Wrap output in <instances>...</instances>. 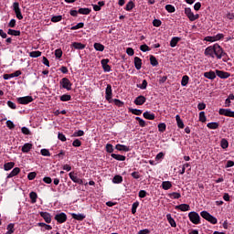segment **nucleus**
<instances>
[{
    "label": "nucleus",
    "instance_id": "obj_1",
    "mask_svg": "<svg viewBox=\"0 0 234 234\" xmlns=\"http://www.w3.org/2000/svg\"><path fill=\"white\" fill-rule=\"evenodd\" d=\"M204 54L207 58H211L212 59H215V58H217V59H222V58L226 56V52H224V49L218 44L207 47Z\"/></svg>",
    "mask_w": 234,
    "mask_h": 234
},
{
    "label": "nucleus",
    "instance_id": "obj_2",
    "mask_svg": "<svg viewBox=\"0 0 234 234\" xmlns=\"http://www.w3.org/2000/svg\"><path fill=\"white\" fill-rule=\"evenodd\" d=\"M200 216L202 218H205V220H207V222H210V224H217L218 220L217 218H215L213 215L209 214V212L203 210L200 212Z\"/></svg>",
    "mask_w": 234,
    "mask_h": 234
},
{
    "label": "nucleus",
    "instance_id": "obj_3",
    "mask_svg": "<svg viewBox=\"0 0 234 234\" xmlns=\"http://www.w3.org/2000/svg\"><path fill=\"white\" fill-rule=\"evenodd\" d=\"M185 14H186V17H188L189 21H197V19H198V17H200V16L198 14L195 15V13H193V11L191 10V7H186Z\"/></svg>",
    "mask_w": 234,
    "mask_h": 234
},
{
    "label": "nucleus",
    "instance_id": "obj_4",
    "mask_svg": "<svg viewBox=\"0 0 234 234\" xmlns=\"http://www.w3.org/2000/svg\"><path fill=\"white\" fill-rule=\"evenodd\" d=\"M188 218L192 224H198L200 222V215L195 211L188 213Z\"/></svg>",
    "mask_w": 234,
    "mask_h": 234
},
{
    "label": "nucleus",
    "instance_id": "obj_5",
    "mask_svg": "<svg viewBox=\"0 0 234 234\" xmlns=\"http://www.w3.org/2000/svg\"><path fill=\"white\" fill-rule=\"evenodd\" d=\"M60 85L62 89H66V90H72V82H70L68 78L61 79Z\"/></svg>",
    "mask_w": 234,
    "mask_h": 234
},
{
    "label": "nucleus",
    "instance_id": "obj_6",
    "mask_svg": "<svg viewBox=\"0 0 234 234\" xmlns=\"http://www.w3.org/2000/svg\"><path fill=\"white\" fill-rule=\"evenodd\" d=\"M16 100L20 105H28V103H32V101H34V98H32V96L19 97Z\"/></svg>",
    "mask_w": 234,
    "mask_h": 234
},
{
    "label": "nucleus",
    "instance_id": "obj_7",
    "mask_svg": "<svg viewBox=\"0 0 234 234\" xmlns=\"http://www.w3.org/2000/svg\"><path fill=\"white\" fill-rule=\"evenodd\" d=\"M220 116H228L229 118H234V112L231 109L220 108L218 111Z\"/></svg>",
    "mask_w": 234,
    "mask_h": 234
},
{
    "label": "nucleus",
    "instance_id": "obj_8",
    "mask_svg": "<svg viewBox=\"0 0 234 234\" xmlns=\"http://www.w3.org/2000/svg\"><path fill=\"white\" fill-rule=\"evenodd\" d=\"M13 10L16 14V16L21 20L23 19V14H21V8L19 7V3L18 2H15L13 4Z\"/></svg>",
    "mask_w": 234,
    "mask_h": 234
},
{
    "label": "nucleus",
    "instance_id": "obj_9",
    "mask_svg": "<svg viewBox=\"0 0 234 234\" xmlns=\"http://www.w3.org/2000/svg\"><path fill=\"white\" fill-rule=\"evenodd\" d=\"M55 220H57V222H58V224H63V223L67 222V214H65L64 212L57 214L55 216Z\"/></svg>",
    "mask_w": 234,
    "mask_h": 234
},
{
    "label": "nucleus",
    "instance_id": "obj_10",
    "mask_svg": "<svg viewBox=\"0 0 234 234\" xmlns=\"http://www.w3.org/2000/svg\"><path fill=\"white\" fill-rule=\"evenodd\" d=\"M70 180H72V182H74V184H80V186L83 185V179L78 177V176L76 174H74V172H70L69 174Z\"/></svg>",
    "mask_w": 234,
    "mask_h": 234
},
{
    "label": "nucleus",
    "instance_id": "obj_11",
    "mask_svg": "<svg viewBox=\"0 0 234 234\" xmlns=\"http://www.w3.org/2000/svg\"><path fill=\"white\" fill-rule=\"evenodd\" d=\"M105 98L107 101L111 102V100H112V86L111 84H108L105 90Z\"/></svg>",
    "mask_w": 234,
    "mask_h": 234
},
{
    "label": "nucleus",
    "instance_id": "obj_12",
    "mask_svg": "<svg viewBox=\"0 0 234 234\" xmlns=\"http://www.w3.org/2000/svg\"><path fill=\"white\" fill-rule=\"evenodd\" d=\"M216 76H218L221 80H228V78H229V76H231V74H229V72H226V71L217 69L216 70Z\"/></svg>",
    "mask_w": 234,
    "mask_h": 234
},
{
    "label": "nucleus",
    "instance_id": "obj_13",
    "mask_svg": "<svg viewBox=\"0 0 234 234\" xmlns=\"http://www.w3.org/2000/svg\"><path fill=\"white\" fill-rule=\"evenodd\" d=\"M175 209H176V211H189V209H191V207L188 204H180L175 207Z\"/></svg>",
    "mask_w": 234,
    "mask_h": 234
},
{
    "label": "nucleus",
    "instance_id": "obj_14",
    "mask_svg": "<svg viewBox=\"0 0 234 234\" xmlns=\"http://www.w3.org/2000/svg\"><path fill=\"white\" fill-rule=\"evenodd\" d=\"M39 215H40V217H42V218H44V220H45V222H47V224H50V222H52V217L50 216V213L40 212Z\"/></svg>",
    "mask_w": 234,
    "mask_h": 234
},
{
    "label": "nucleus",
    "instance_id": "obj_15",
    "mask_svg": "<svg viewBox=\"0 0 234 234\" xmlns=\"http://www.w3.org/2000/svg\"><path fill=\"white\" fill-rule=\"evenodd\" d=\"M115 149L117 151H123L124 153H129V151H131V148L125 144H116Z\"/></svg>",
    "mask_w": 234,
    "mask_h": 234
},
{
    "label": "nucleus",
    "instance_id": "obj_16",
    "mask_svg": "<svg viewBox=\"0 0 234 234\" xmlns=\"http://www.w3.org/2000/svg\"><path fill=\"white\" fill-rule=\"evenodd\" d=\"M147 99L145 97L140 95L134 100V103L135 105H144V103H145Z\"/></svg>",
    "mask_w": 234,
    "mask_h": 234
},
{
    "label": "nucleus",
    "instance_id": "obj_17",
    "mask_svg": "<svg viewBox=\"0 0 234 234\" xmlns=\"http://www.w3.org/2000/svg\"><path fill=\"white\" fill-rule=\"evenodd\" d=\"M19 173H21V169L19 167H15L7 176V178H14V176H17Z\"/></svg>",
    "mask_w": 234,
    "mask_h": 234
},
{
    "label": "nucleus",
    "instance_id": "obj_18",
    "mask_svg": "<svg viewBox=\"0 0 234 234\" xmlns=\"http://www.w3.org/2000/svg\"><path fill=\"white\" fill-rule=\"evenodd\" d=\"M204 78H207V80H215L217 78V73L215 71H207L204 73Z\"/></svg>",
    "mask_w": 234,
    "mask_h": 234
},
{
    "label": "nucleus",
    "instance_id": "obj_19",
    "mask_svg": "<svg viewBox=\"0 0 234 234\" xmlns=\"http://www.w3.org/2000/svg\"><path fill=\"white\" fill-rule=\"evenodd\" d=\"M173 187V184L171 181H163L162 182V188L165 189V191H168V189H171Z\"/></svg>",
    "mask_w": 234,
    "mask_h": 234
},
{
    "label": "nucleus",
    "instance_id": "obj_20",
    "mask_svg": "<svg viewBox=\"0 0 234 234\" xmlns=\"http://www.w3.org/2000/svg\"><path fill=\"white\" fill-rule=\"evenodd\" d=\"M71 47H73V48L76 50H83V48H85V45L80 42H73Z\"/></svg>",
    "mask_w": 234,
    "mask_h": 234
},
{
    "label": "nucleus",
    "instance_id": "obj_21",
    "mask_svg": "<svg viewBox=\"0 0 234 234\" xmlns=\"http://www.w3.org/2000/svg\"><path fill=\"white\" fill-rule=\"evenodd\" d=\"M166 219L172 228H176V221H175V218H173L171 214L166 215Z\"/></svg>",
    "mask_w": 234,
    "mask_h": 234
},
{
    "label": "nucleus",
    "instance_id": "obj_22",
    "mask_svg": "<svg viewBox=\"0 0 234 234\" xmlns=\"http://www.w3.org/2000/svg\"><path fill=\"white\" fill-rule=\"evenodd\" d=\"M112 158H114V160H118V162H125V155L112 154Z\"/></svg>",
    "mask_w": 234,
    "mask_h": 234
},
{
    "label": "nucleus",
    "instance_id": "obj_23",
    "mask_svg": "<svg viewBox=\"0 0 234 234\" xmlns=\"http://www.w3.org/2000/svg\"><path fill=\"white\" fill-rule=\"evenodd\" d=\"M32 149V144L30 143H26L22 146V153H30V150Z\"/></svg>",
    "mask_w": 234,
    "mask_h": 234
},
{
    "label": "nucleus",
    "instance_id": "obj_24",
    "mask_svg": "<svg viewBox=\"0 0 234 234\" xmlns=\"http://www.w3.org/2000/svg\"><path fill=\"white\" fill-rule=\"evenodd\" d=\"M134 67L137 70H140V69H142V58L138 57L134 58Z\"/></svg>",
    "mask_w": 234,
    "mask_h": 234
},
{
    "label": "nucleus",
    "instance_id": "obj_25",
    "mask_svg": "<svg viewBox=\"0 0 234 234\" xmlns=\"http://www.w3.org/2000/svg\"><path fill=\"white\" fill-rule=\"evenodd\" d=\"M144 118H145L146 120H154L155 116L154 113L151 112H144L143 113Z\"/></svg>",
    "mask_w": 234,
    "mask_h": 234
},
{
    "label": "nucleus",
    "instance_id": "obj_26",
    "mask_svg": "<svg viewBox=\"0 0 234 234\" xmlns=\"http://www.w3.org/2000/svg\"><path fill=\"white\" fill-rule=\"evenodd\" d=\"M176 124L177 127H179V129H184L185 125H184V121H182V119L180 118V115H176Z\"/></svg>",
    "mask_w": 234,
    "mask_h": 234
},
{
    "label": "nucleus",
    "instance_id": "obj_27",
    "mask_svg": "<svg viewBox=\"0 0 234 234\" xmlns=\"http://www.w3.org/2000/svg\"><path fill=\"white\" fill-rule=\"evenodd\" d=\"M234 100V95L229 94V97L225 100V107H231V101Z\"/></svg>",
    "mask_w": 234,
    "mask_h": 234
},
{
    "label": "nucleus",
    "instance_id": "obj_28",
    "mask_svg": "<svg viewBox=\"0 0 234 234\" xmlns=\"http://www.w3.org/2000/svg\"><path fill=\"white\" fill-rule=\"evenodd\" d=\"M178 41H180V37H172V39L170 41V47L172 48H175V47H176V45H178Z\"/></svg>",
    "mask_w": 234,
    "mask_h": 234
},
{
    "label": "nucleus",
    "instance_id": "obj_29",
    "mask_svg": "<svg viewBox=\"0 0 234 234\" xmlns=\"http://www.w3.org/2000/svg\"><path fill=\"white\" fill-rule=\"evenodd\" d=\"M72 218H74L75 220H83L85 219V214H76V213H72L71 214Z\"/></svg>",
    "mask_w": 234,
    "mask_h": 234
},
{
    "label": "nucleus",
    "instance_id": "obj_30",
    "mask_svg": "<svg viewBox=\"0 0 234 234\" xmlns=\"http://www.w3.org/2000/svg\"><path fill=\"white\" fill-rule=\"evenodd\" d=\"M29 197H30V200H31V204H36V202H37V193L30 192Z\"/></svg>",
    "mask_w": 234,
    "mask_h": 234
},
{
    "label": "nucleus",
    "instance_id": "obj_31",
    "mask_svg": "<svg viewBox=\"0 0 234 234\" xmlns=\"http://www.w3.org/2000/svg\"><path fill=\"white\" fill-rule=\"evenodd\" d=\"M169 198H173L174 200H176L178 198H181L182 195L178 192H172L168 194Z\"/></svg>",
    "mask_w": 234,
    "mask_h": 234
},
{
    "label": "nucleus",
    "instance_id": "obj_32",
    "mask_svg": "<svg viewBox=\"0 0 234 234\" xmlns=\"http://www.w3.org/2000/svg\"><path fill=\"white\" fill-rule=\"evenodd\" d=\"M14 165H16L14 162L5 163L4 165V169L5 171H10V169H14Z\"/></svg>",
    "mask_w": 234,
    "mask_h": 234
},
{
    "label": "nucleus",
    "instance_id": "obj_33",
    "mask_svg": "<svg viewBox=\"0 0 234 234\" xmlns=\"http://www.w3.org/2000/svg\"><path fill=\"white\" fill-rule=\"evenodd\" d=\"M187 83H189V76L185 75L182 77L181 85H182V87H186Z\"/></svg>",
    "mask_w": 234,
    "mask_h": 234
},
{
    "label": "nucleus",
    "instance_id": "obj_34",
    "mask_svg": "<svg viewBox=\"0 0 234 234\" xmlns=\"http://www.w3.org/2000/svg\"><path fill=\"white\" fill-rule=\"evenodd\" d=\"M91 10L90 8H80L79 13L81 14L82 16H89L90 14Z\"/></svg>",
    "mask_w": 234,
    "mask_h": 234
},
{
    "label": "nucleus",
    "instance_id": "obj_35",
    "mask_svg": "<svg viewBox=\"0 0 234 234\" xmlns=\"http://www.w3.org/2000/svg\"><path fill=\"white\" fill-rule=\"evenodd\" d=\"M134 8V2H133L132 0H130L125 6V10L127 12H131V10H133Z\"/></svg>",
    "mask_w": 234,
    "mask_h": 234
},
{
    "label": "nucleus",
    "instance_id": "obj_36",
    "mask_svg": "<svg viewBox=\"0 0 234 234\" xmlns=\"http://www.w3.org/2000/svg\"><path fill=\"white\" fill-rule=\"evenodd\" d=\"M123 182V177L122 176H115L112 179L113 184H122Z\"/></svg>",
    "mask_w": 234,
    "mask_h": 234
},
{
    "label": "nucleus",
    "instance_id": "obj_37",
    "mask_svg": "<svg viewBox=\"0 0 234 234\" xmlns=\"http://www.w3.org/2000/svg\"><path fill=\"white\" fill-rule=\"evenodd\" d=\"M94 48H95V50H98L99 52H103V50H105V46H103L102 44H100V43H95Z\"/></svg>",
    "mask_w": 234,
    "mask_h": 234
},
{
    "label": "nucleus",
    "instance_id": "obj_38",
    "mask_svg": "<svg viewBox=\"0 0 234 234\" xmlns=\"http://www.w3.org/2000/svg\"><path fill=\"white\" fill-rule=\"evenodd\" d=\"M7 34L9 36H21V31L16 29H8Z\"/></svg>",
    "mask_w": 234,
    "mask_h": 234
},
{
    "label": "nucleus",
    "instance_id": "obj_39",
    "mask_svg": "<svg viewBox=\"0 0 234 234\" xmlns=\"http://www.w3.org/2000/svg\"><path fill=\"white\" fill-rule=\"evenodd\" d=\"M85 27V24L83 22H80L77 25L70 27V30H80V28H83Z\"/></svg>",
    "mask_w": 234,
    "mask_h": 234
},
{
    "label": "nucleus",
    "instance_id": "obj_40",
    "mask_svg": "<svg viewBox=\"0 0 234 234\" xmlns=\"http://www.w3.org/2000/svg\"><path fill=\"white\" fill-rule=\"evenodd\" d=\"M70 100H72V96L69 94H64L60 96V101H70Z\"/></svg>",
    "mask_w": 234,
    "mask_h": 234
},
{
    "label": "nucleus",
    "instance_id": "obj_41",
    "mask_svg": "<svg viewBox=\"0 0 234 234\" xmlns=\"http://www.w3.org/2000/svg\"><path fill=\"white\" fill-rule=\"evenodd\" d=\"M157 127H158L159 133H165V129L167 128L165 122L159 123Z\"/></svg>",
    "mask_w": 234,
    "mask_h": 234
},
{
    "label": "nucleus",
    "instance_id": "obj_42",
    "mask_svg": "<svg viewBox=\"0 0 234 234\" xmlns=\"http://www.w3.org/2000/svg\"><path fill=\"white\" fill-rule=\"evenodd\" d=\"M61 19H63V16L61 15L54 16L51 17L52 23H59V21H61Z\"/></svg>",
    "mask_w": 234,
    "mask_h": 234
},
{
    "label": "nucleus",
    "instance_id": "obj_43",
    "mask_svg": "<svg viewBox=\"0 0 234 234\" xmlns=\"http://www.w3.org/2000/svg\"><path fill=\"white\" fill-rule=\"evenodd\" d=\"M150 63L153 67L158 66V60L156 59V57L151 56L150 57Z\"/></svg>",
    "mask_w": 234,
    "mask_h": 234
},
{
    "label": "nucleus",
    "instance_id": "obj_44",
    "mask_svg": "<svg viewBox=\"0 0 234 234\" xmlns=\"http://www.w3.org/2000/svg\"><path fill=\"white\" fill-rule=\"evenodd\" d=\"M30 58H39L41 57V51H31L29 52Z\"/></svg>",
    "mask_w": 234,
    "mask_h": 234
},
{
    "label": "nucleus",
    "instance_id": "obj_45",
    "mask_svg": "<svg viewBox=\"0 0 234 234\" xmlns=\"http://www.w3.org/2000/svg\"><path fill=\"white\" fill-rule=\"evenodd\" d=\"M220 145L222 149H228V147H229V143H228V140L222 139L220 142Z\"/></svg>",
    "mask_w": 234,
    "mask_h": 234
},
{
    "label": "nucleus",
    "instance_id": "obj_46",
    "mask_svg": "<svg viewBox=\"0 0 234 234\" xmlns=\"http://www.w3.org/2000/svg\"><path fill=\"white\" fill-rule=\"evenodd\" d=\"M207 127L208 129H218V122H208Z\"/></svg>",
    "mask_w": 234,
    "mask_h": 234
},
{
    "label": "nucleus",
    "instance_id": "obj_47",
    "mask_svg": "<svg viewBox=\"0 0 234 234\" xmlns=\"http://www.w3.org/2000/svg\"><path fill=\"white\" fill-rule=\"evenodd\" d=\"M165 10H166V12H169V14H173V13L176 12V9L173 6V5H165Z\"/></svg>",
    "mask_w": 234,
    "mask_h": 234
},
{
    "label": "nucleus",
    "instance_id": "obj_48",
    "mask_svg": "<svg viewBox=\"0 0 234 234\" xmlns=\"http://www.w3.org/2000/svg\"><path fill=\"white\" fill-rule=\"evenodd\" d=\"M138 206H140V203L138 201L133 203V205H132L133 215H134L136 213V209H138Z\"/></svg>",
    "mask_w": 234,
    "mask_h": 234
},
{
    "label": "nucleus",
    "instance_id": "obj_49",
    "mask_svg": "<svg viewBox=\"0 0 234 234\" xmlns=\"http://www.w3.org/2000/svg\"><path fill=\"white\" fill-rule=\"evenodd\" d=\"M130 112H132V114H135V116H140L142 114V110H138V109H129Z\"/></svg>",
    "mask_w": 234,
    "mask_h": 234
},
{
    "label": "nucleus",
    "instance_id": "obj_50",
    "mask_svg": "<svg viewBox=\"0 0 234 234\" xmlns=\"http://www.w3.org/2000/svg\"><path fill=\"white\" fill-rule=\"evenodd\" d=\"M40 228H44L47 231H50L52 229V226L47 225L46 223H38Z\"/></svg>",
    "mask_w": 234,
    "mask_h": 234
},
{
    "label": "nucleus",
    "instance_id": "obj_51",
    "mask_svg": "<svg viewBox=\"0 0 234 234\" xmlns=\"http://www.w3.org/2000/svg\"><path fill=\"white\" fill-rule=\"evenodd\" d=\"M135 120L139 122L140 127H145L147 125L145 121L140 117H136Z\"/></svg>",
    "mask_w": 234,
    "mask_h": 234
},
{
    "label": "nucleus",
    "instance_id": "obj_52",
    "mask_svg": "<svg viewBox=\"0 0 234 234\" xmlns=\"http://www.w3.org/2000/svg\"><path fill=\"white\" fill-rule=\"evenodd\" d=\"M206 112H199V122H202L204 123L206 122Z\"/></svg>",
    "mask_w": 234,
    "mask_h": 234
},
{
    "label": "nucleus",
    "instance_id": "obj_53",
    "mask_svg": "<svg viewBox=\"0 0 234 234\" xmlns=\"http://www.w3.org/2000/svg\"><path fill=\"white\" fill-rule=\"evenodd\" d=\"M61 56H63V51L61 50V48H58L55 50V57L59 59L61 58Z\"/></svg>",
    "mask_w": 234,
    "mask_h": 234
},
{
    "label": "nucleus",
    "instance_id": "obj_54",
    "mask_svg": "<svg viewBox=\"0 0 234 234\" xmlns=\"http://www.w3.org/2000/svg\"><path fill=\"white\" fill-rule=\"evenodd\" d=\"M12 233H14V223H10L7 226V231L5 234H12Z\"/></svg>",
    "mask_w": 234,
    "mask_h": 234
},
{
    "label": "nucleus",
    "instance_id": "obj_55",
    "mask_svg": "<svg viewBox=\"0 0 234 234\" xmlns=\"http://www.w3.org/2000/svg\"><path fill=\"white\" fill-rule=\"evenodd\" d=\"M40 154H42V156H50V151H48V149H41L40 150Z\"/></svg>",
    "mask_w": 234,
    "mask_h": 234
},
{
    "label": "nucleus",
    "instance_id": "obj_56",
    "mask_svg": "<svg viewBox=\"0 0 234 234\" xmlns=\"http://www.w3.org/2000/svg\"><path fill=\"white\" fill-rule=\"evenodd\" d=\"M106 152L107 153H113L114 152V148H113L112 144H106Z\"/></svg>",
    "mask_w": 234,
    "mask_h": 234
},
{
    "label": "nucleus",
    "instance_id": "obj_57",
    "mask_svg": "<svg viewBox=\"0 0 234 234\" xmlns=\"http://www.w3.org/2000/svg\"><path fill=\"white\" fill-rule=\"evenodd\" d=\"M58 138L60 140V142H67V137L62 133H58Z\"/></svg>",
    "mask_w": 234,
    "mask_h": 234
},
{
    "label": "nucleus",
    "instance_id": "obj_58",
    "mask_svg": "<svg viewBox=\"0 0 234 234\" xmlns=\"http://www.w3.org/2000/svg\"><path fill=\"white\" fill-rule=\"evenodd\" d=\"M6 127H8V129H14L16 127V124H14V122L8 120L6 121Z\"/></svg>",
    "mask_w": 234,
    "mask_h": 234
},
{
    "label": "nucleus",
    "instance_id": "obj_59",
    "mask_svg": "<svg viewBox=\"0 0 234 234\" xmlns=\"http://www.w3.org/2000/svg\"><path fill=\"white\" fill-rule=\"evenodd\" d=\"M73 147H81V141L80 139H76L72 143Z\"/></svg>",
    "mask_w": 234,
    "mask_h": 234
},
{
    "label": "nucleus",
    "instance_id": "obj_60",
    "mask_svg": "<svg viewBox=\"0 0 234 234\" xmlns=\"http://www.w3.org/2000/svg\"><path fill=\"white\" fill-rule=\"evenodd\" d=\"M164 156H165V154H164L163 152L157 154L156 156H155L156 162H160V160H163Z\"/></svg>",
    "mask_w": 234,
    "mask_h": 234
},
{
    "label": "nucleus",
    "instance_id": "obj_61",
    "mask_svg": "<svg viewBox=\"0 0 234 234\" xmlns=\"http://www.w3.org/2000/svg\"><path fill=\"white\" fill-rule=\"evenodd\" d=\"M138 88L145 90V89H147V80H144L142 85L138 86Z\"/></svg>",
    "mask_w": 234,
    "mask_h": 234
},
{
    "label": "nucleus",
    "instance_id": "obj_62",
    "mask_svg": "<svg viewBox=\"0 0 234 234\" xmlns=\"http://www.w3.org/2000/svg\"><path fill=\"white\" fill-rule=\"evenodd\" d=\"M37 174H36V172H31L27 175V178L28 180H34V178H36Z\"/></svg>",
    "mask_w": 234,
    "mask_h": 234
},
{
    "label": "nucleus",
    "instance_id": "obj_63",
    "mask_svg": "<svg viewBox=\"0 0 234 234\" xmlns=\"http://www.w3.org/2000/svg\"><path fill=\"white\" fill-rule=\"evenodd\" d=\"M140 50H142V52H149V46H147V45H142L141 47H140Z\"/></svg>",
    "mask_w": 234,
    "mask_h": 234
},
{
    "label": "nucleus",
    "instance_id": "obj_64",
    "mask_svg": "<svg viewBox=\"0 0 234 234\" xmlns=\"http://www.w3.org/2000/svg\"><path fill=\"white\" fill-rule=\"evenodd\" d=\"M21 131L23 134H26V135L30 134V130L27 127H25V126L22 127Z\"/></svg>",
    "mask_w": 234,
    "mask_h": 234
}]
</instances>
